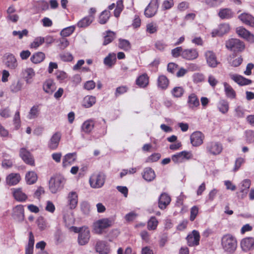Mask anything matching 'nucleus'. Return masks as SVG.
I'll list each match as a JSON object with an SVG mask.
<instances>
[{"instance_id":"1","label":"nucleus","mask_w":254,"mask_h":254,"mask_svg":"<svg viewBox=\"0 0 254 254\" xmlns=\"http://www.w3.org/2000/svg\"><path fill=\"white\" fill-rule=\"evenodd\" d=\"M221 246L225 252L233 254L237 247L236 238L231 234H226L221 238Z\"/></svg>"},{"instance_id":"2","label":"nucleus","mask_w":254,"mask_h":254,"mask_svg":"<svg viewBox=\"0 0 254 254\" xmlns=\"http://www.w3.org/2000/svg\"><path fill=\"white\" fill-rule=\"evenodd\" d=\"M65 183V179L60 175H56L52 176L49 182V188L52 193H56L62 190Z\"/></svg>"},{"instance_id":"3","label":"nucleus","mask_w":254,"mask_h":254,"mask_svg":"<svg viewBox=\"0 0 254 254\" xmlns=\"http://www.w3.org/2000/svg\"><path fill=\"white\" fill-rule=\"evenodd\" d=\"M114 223L112 218L100 219L94 223V230L96 234H101L105 229L111 227Z\"/></svg>"},{"instance_id":"4","label":"nucleus","mask_w":254,"mask_h":254,"mask_svg":"<svg viewBox=\"0 0 254 254\" xmlns=\"http://www.w3.org/2000/svg\"><path fill=\"white\" fill-rule=\"evenodd\" d=\"M106 176L103 173L93 174L89 180L90 186L93 188H100L104 184Z\"/></svg>"},{"instance_id":"5","label":"nucleus","mask_w":254,"mask_h":254,"mask_svg":"<svg viewBox=\"0 0 254 254\" xmlns=\"http://www.w3.org/2000/svg\"><path fill=\"white\" fill-rule=\"evenodd\" d=\"M226 48L233 52H241L245 48L243 42L238 39H231L226 42Z\"/></svg>"},{"instance_id":"6","label":"nucleus","mask_w":254,"mask_h":254,"mask_svg":"<svg viewBox=\"0 0 254 254\" xmlns=\"http://www.w3.org/2000/svg\"><path fill=\"white\" fill-rule=\"evenodd\" d=\"M222 146L217 142L211 141L207 143L206 149L207 152L213 155L219 154L222 150Z\"/></svg>"},{"instance_id":"7","label":"nucleus","mask_w":254,"mask_h":254,"mask_svg":"<svg viewBox=\"0 0 254 254\" xmlns=\"http://www.w3.org/2000/svg\"><path fill=\"white\" fill-rule=\"evenodd\" d=\"M192 157L190 151H183L176 153L172 156V160L175 163H180Z\"/></svg>"},{"instance_id":"8","label":"nucleus","mask_w":254,"mask_h":254,"mask_svg":"<svg viewBox=\"0 0 254 254\" xmlns=\"http://www.w3.org/2000/svg\"><path fill=\"white\" fill-rule=\"evenodd\" d=\"M158 7V0H151L145 9L144 15L148 18L154 16L157 12Z\"/></svg>"},{"instance_id":"9","label":"nucleus","mask_w":254,"mask_h":254,"mask_svg":"<svg viewBox=\"0 0 254 254\" xmlns=\"http://www.w3.org/2000/svg\"><path fill=\"white\" fill-rule=\"evenodd\" d=\"M90 231L87 227L80 228V231L78 234V243L79 245L83 246L87 244L90 239Z\"/></svg>"},{"instance_id":"10","label":"nucleus","mask_w":254,"mask_h":254,"mask_svg":"<svg viewBox=\"0 0 254 254\" xmlns=\"http://www.w3.org/2000/svg\"><path fill=\"white\" fill-rule=\"evenodd\" d=\"M12 217L19 222H22L25 218L24 206L19 204L13 207Z\"/></svg>"},{"instance_id":"11","label":"nucleus","mask_w":254,"mask_h":254,"mask_svg":"<svg viewBox=\"0 0 254 254\" xmlns=\"http://www.w3.org/2000/svg\"><path fill=\"white\" fill-rule=\"evenodd\" d=\"M204 135L200 131L193 132L190 136V142L193 146H198L203 143Z\"/></svg>"},{"instance_id":"12","label":"nucleus","mask_w":254,"mask_h":254,"mask_svg":"<svg viewBox=\"0 0 254 254\" xmlns=\"http://www.w3.org/2000/svg\"><path fill=\"white\" fill-rule=\"evenodd\" d=\"M206 63L211 67H216L220 63L217 60L215 54L211 51H207L204 54Z\"/></svg>"},{"instance_id":"13","label":"nucleus","mask_w":254,"mask_h":254,"mask_svg":"<svg viewBox=\"0 0 254 254\" xmlns=\"http://www.w3.org/2000/svg\"><path fill=\"white\" fill-rule=\"evenodd\" d=\"M188 245L190 247H193L199 245L200 235L198 231L193 230L191 233L188 235L187 237Z\"/></svg>"},{"instance_id":"14","label":"nucleus","mask_w":254,"mask_h":254,"mask_svg":"<svg viewBox=\"0 0 254 254\" xmlns=\"http://www.w3.org/2000/svg\"><path fill=\"white\" fill-rule=\"evenodd\" d=\"M198 57V51L196 49L193 48L185 49L182 53V57L186 60H194L197 59Z\"/></svg>"},{"instance_id":"15","label":"nucleus","mask_w":254,"mask_h":254,"mask_svg":"<svg viewBox=\"0 0 254 254\" xmlns=\"http://www.w3.org/2000/svg\"><path fill=\"white\" fill-rule=\"evenodd\" d=\"M20 156L24 162L30 165H34V160L31 153L24 148H22L19 152Z\"/></svg>"},{"instance_id":"16","label":"nucleus","mask_w":254,"mask_h":254,"mask_svg":"<svg viewBox=\"0 0 254 254\" xmlns=\"http://www.w3.org/2000/svg\"><path fill=\"white\" fill-rule=\"evenodd\" d=\"M236 32L240 37L246 39L248 41L251 43L254 42V35L245 28L242 27H238Z\"/></svg>"},{"instance_id":"17","label":"nucleus","mask_w":254,"mask_h":254,"mask_svg":"<svg viewBox=\"0 0 254 254\" xmlns=\"http://www.w3.org/2000/svg\"><path fill=\"white\" fill-rule=\"evenodd\" d=\"M241 247L242 250L245 252L252 250L254 248V239L252 237H248L242 239L241 242Z\"/></svg>"},{"instance_id":"18","label":"nucleus","mask_w":254,"mask_h":254,"mask_svg":"<svg viewBox=\"0 0 254 254\" xmlns=\"http://www.w3.org/2000/svg\"><path fill=\"white\" fill-rule=\"evenodd\" d=\"M230 30V26L228 24L223 23L218 26V28L214 30L212 32V37L217 36H221L227 33Z\"/></svg>"},{"instance_id":"19","label":"nucleus","mask_w":254,"mask_h":254,"mask_svg":"<svg viewBox=\"0 0 254 254\" xmlns=\"http://www.w3.org/2000/svg\"><path fill=\"white\" fill-rule=\"evenodd\" d=\"M229 76L233 81L241 86L249 85L252 83L251 80L238 74L230 73Z\"/></svg>"},{"instance_id":"20","label":"nucleus","mask_w":254,"mask_h":254,"mask_svg":"<svg viewBox=\"0 0 254 254\" xmlns=\"http://www.w3.org/2000/svg\"><path fill=\"white\" fill-rule=\"evenodd\" d=\"M96 251L99 254H108L110 249L106 242L103 241H98L96 244Z\"/></svg>"},{"instance_id":"21","label":"nucleus","mask_w":254,"mask_h":254,"mask_svg":"<svg viewBox=\"0 0 254 254\" xmlns=\"http://www.w3.org/2000/svg\"><path fill=\"white\" fill-rule=\"evenodd\" d=\"M61 138V134L60 132H56L54 133L49 141L48 147L51 149H56L58 147Z\"/></svg>"},{"instance_id":"22","label":"nucleus","mask_w":254,"mask_h":254,"mask_svg":"<svg viewBox=\"0 0 254 254\" xmlns=\"http://www.w3.org/2000/svg\"><path fill=\"white\" fill-rule=\"evenodd\" d=\"M21 177L18 173H11L6 178V184L10 186H15L17 185L20 181Z\"/></svg>"},{"instance_id":"23","label":"nucleus","mask_w":254,"mask_h":254,"mask_svg":"<svg viewBox=\"0 0 254 254\" xmlns=\"http://www.w3.org/2000/svg\"><path fill=\"white\" fill-rule=\"evenodd\" d=\"M12 194L15 199L19 202L25 201L28 198L21 188L13 189Z\"/></svg>"},{"instance_id":"24","label":"nucleus","mask_w":254,"mask_h":254,"mask_svg":"<svg viewBox=\"0 0 254 254\" xmlns=\"http://www.w3.org/2000/svg\"><path fill=\"white\" fill-rule=\"evenodd\" d=\"M239 19L244 23L254 27V17L247 13H243L239 16Z\"/></svg>"},{"instance_id":"25","label":"nucleus","mask_w":254,"mask_h":254,"mask_svg":"<svg viewBox=\"0 0 254 254\" xmlns=\"http://www.w3.org/2000/svg\"><path fill=\"white\" fill-rule=\"evenodd\" d=\"M171 200L170 197L167 193H162L159 198V207L161 209L166 208L167 206L170 204Z\"/></svg>"},{"instance_id":"26","label":"nucleus","mask_w":254,"mask_h":254,"mask_svg":"<svg viewBox=\"0 0 254 254\" xmlns=\"http://www.w3.org/2000/svg\"><path fill=\"white\" fill-rule=\"evenodd\" d=\"M67 203L71 209L75 208L78 203V196L76 192H70L67 196Z\"/></svg>"},{"instance_id":"27","label":"nucleus","mask_w":254,"mask_h":254,"mask_svg":"<svg viewBox=\"0 0 254 254\" xmlns=\"http://www.w3.org/2000/svg\"><path fill=\"white\" fill-rule=\"evenodd\" d=\"M6 58L5 64L11 69H15L17 66V63L16 58L11 54L8 53L5 55Z\"/></svg>"},{"instance_id":"28","label":"nucleus","mask_w":254,"mask_h":254,"mask_svg":"<svg viewBox=\"0 0 254 254\" xmlns=\"http://www.w3.org/2000/svg\"><path fill=\"white\" fill-rule=\"evenodd\" d=\"M76 159L75 153L66 154L63 159V166L64 167L70 166L74 163Z\"/></svg>"},{"instance_id":"29","label":"nucleus","mask_w":254,"mask_h":254,"mask_svg":"<svg viewBox=\"0 0 254 254\" xmlns=\"http://www.w3.org/2000/svg\"><path fill=\"white\" fill-rule=\"evenodd\" d=\"M22 73L26 83L30 84L32 83V78L35 75L34 69L31 67L26 68L23 70Z\"/></svg>"},{"instance_id":"30","label":"nucleus","mask_w":254,"mask_h":254,"mask_svg":"<svg viewBox=\"0 0 254 254\" xmlns=\"http://www.w3.org/2000/svg\"><path fill=\"white\" fill-rule=\"evenodd\" d=\"M187 102L189 108L192 109L199 105V101L194 93H191L189 96Z\"/></svg>"},{"instance_id":"31","label":"nucleus","mask_w":254,"mask_h":254,"mask_svg":"<svg viewBox=\"0 0 254 254\" xmlns=\"http://www.w3.org/2000/svg\"><path fill=\"white\" fill-rule=\"evenodd\" d=\"M142 177L146 181L151 182L155 179V174L151 168H146L142 173Z\"/></svg>"},{"instance_id":"32","label":"nucleus","mask_w":254,"mask_h":254,"mask_svg":"<svg viewBox=\"0 0 254 254\" xmlns=\"http://www.w3.org/2000/svg\"><path fill=\"white\" fill-rule=\"evenodd\" d=\"M149 83V78L145 73L140 75L136 80V84L141 88L147 86Z\"/></svg>"},{"instance_id":"33","label":"nucleus","mask_w":254,"mask_h":254,"mask_svg":"<svg viewBox=\"0 0 254 254\" xmlns=\"http://www.w3.org/2000/svg\"><path fill=\"white\" fill-rule=\"evenodd\" d=\"M94 122L92 120H88L85 121L81 127L82 131L86 133H89L93 129Z\"/></svg>"},{"instance_id":"34","label":"nucleus","mask_w":254,"mask_h":254,"mask_svg":"<svg viewBox=\"0 0 254 254\" xmlns=\"http://www.w3.org/2000/svg\"><path fill=\"white\" fill-rule=\"evenodd\" d=\"M117 60L116 54L110 53L104 60V64L109 67H111L116 63Z\"/></svg>"},{"instance_id":"35","label":"nucleus","mask_w":254,"mask_h":254,"mask_svg":"<svg viewBox=\"0 0 254 254\" xmlns=\"http://www.w3.org/2000/svg\"><path fill=\"white\" fill-rule=\"evenodd\" d=\"M45 58V54L43 52L34 53L30 58L31 61L35 64L41 63Z\"/></svg>"},{"instance_id":"36","label":"nucleus","mask_w":254,"mask_h":254,"mask_svg":"<svg viewBox=\"0 0 254 254\" xmlns=\"http://www.w3.org/2000/svg\"><path fill=\"white\" fill-rule=\"evenodd\" d=\"M43 90L47 93H52L55 89V85L52 79L47 80L43 84Z\"/></svg>"},{"instance_id":"37","label":"nucleus","mask_w":254,"mask_h":254,"mask_svg":"<svg viewBox=\"0 0 254 254\" xmlns=\"http://www.w3.org/2000/svg\"><path fill=\"white\" fill-rule=\"evenodd\" d=\"M233 12L229 8L220 9L218 13L219 16L221 19H229L233 16Z\"/></svg>"},{"instance_id":"38","label":"nucleus","mask_w":254,"mask_h":254,"mask_svg":"<svg viewBox=\"0 0 254 254\" xmlns=\"http://www.w3.org/2000/svg\"><path fill=\"white\" fill-rule=\"evenodd\" d=\"M94 19V16L91 15L82 18L81 20H80L78 23L77 26L79 27H86L89 26L93 21Z\"/></svg>"},{"instance_id":"39","label":"nucleus","mask_w":254,"mask_h":254,"mask_svg":"<svg viewBox=\"0 0 254 254\" xmlns=\"http://www.w3.org/2000/svg\"><path fill=\"white\" fill-rule=\"evenodd\" d=\"M169 80L166 76L160 75L158 77L157 85L159 88L161 89H166L169 85Z\"/></svg>"},{"instance_id":"40","label":"nucleus","mask_w":254,"mask_h":254,"mask_svg":"<svg viewBox=\"0 0 254 254\" xmlns=\"http://www.w3.org/2000/svg\"><path fill=\"white\" fill-rule=\"evenodd\" d=\"M223 84L226 96L231 99H234L236 97V92L231 86L226 82H224Z\"/></svg>"},{"instance_id":"41","label":"nucleus","mask_w":254,"mask_h":254,"mask_svg":"<svg viewBox=\"0 0 254 254\" xmlns=\"http://www.w3.org/2000/svg\"><path fill=\"white\" fill-rule=\"evenodd\" d=\"M96 98L93 96H86L84 98L83 106L85 108H90L95 104Z\"/></svg>"},{"instance_id":"42","label":"nucleus","mask_w":254,"mask_h":254,"mask_svg":"<svg viewBox=\"0 0 254 254\" xmlns=\"http://www.w3.org/2000/svg\"><path fill=\"white\" fill-rule=\"evenodd\" d=\"M25 179L28 184H33L35 183L37 180V174L33 171H30L26 174Z\"/></svg>"},{"instance_id":"43","label":"nucleus","mask_w":254,"mask_h":254,"mask_svg":"<svg viewBox=\"0 0 254 254\" xmlns=\"http://www.w3.org/2000/svg\"><path fill=\"white\" fill-rule=\"evenodd\" d=\"M217 106L219 111L222 114H226L229 110V103L226 100H220Z\"/></svg>"},{"instance_id":"44","label":"nucleus","mask_w":254,"mask_h":254,"mask_svg":"<svg viewBox=\"0 0 254 254\" xmlns=\"http://www.w3.org/2000/svg\"><path fill=\"white\" fill-rule=\"evenodd\" d=\"M119 47L124 51H128L131 49V44L129 41L126 39H119Z\"/></svg>"},{"instance_id":"45","label":"nucleus","mask_w":254,"mask_h":254,"mask_svg":"<svg viewBox=\"0 0 254 254\" xmlns=\"http://www.w3.org/2000/svg\"><path fill=\"white\" fill-rule=\"evenodd\" d=\"M39 106L37 105L33 106L30 109L27 118L32 120L38 117L39 113Z\"/></svg>"},{"instance_id":"46","label":"nucleus","mask_w":254,"mask_h":254,"mask_svg":"<svg viewBox=\"0 0 254 254\" xmlns=\"http://www.w3.org/2000/svg\"><path fill=\"white\" fill-rule=\"evenodd\" d=\"M23 85V82L20 80L14 81L10 86V91L13 93L17 92L22 89Z\"/></svg>"},{"instance_id":"47","label":"nucleus","mask_w":254,"mask_h":254,"mask_svg":"<svg viewBox=\"0 0 254 254\" xmlns=\"http://www.w3.org/2000/svg\"><path fill=\"white\" fill-rule=\"evenodd\" d=\"M243 59L241 57H230L228 58L229 64L232 66L237 67L242 63Z\"/></svg>"},{"instance_id":"48","label":"nucleus","mask_w":254,"mask_h":254,"mask_svg":"<svg viewBox=\"0 0 254 254\" xmlns=\"http://www.w3.org/2000/svg\"><path fill=\"white\" fill-rule=\"evenodd\" d=\"M45 41V39L42 37H38L35 38L33 42L30 44L31 48L37 49L40 46L42 45Z\"/></svg>"},{"instance_id":"49","label":"nucleus","mask_w":254,"mask_h":254,"mask_svg":"<svg viewBox=\"0 0 254 254\" xmlns=\"http://www.w3.org/2000/svg\"><path fill=\"white\" fill-rule=\"evenodd\" d=\"M158 221L155 217H151L147 223V228L149 230H154L156 229Z\"/></svg>"},{"instance_id":"50","label":"nucleus","mask_w":254,"mask_h":254,"mask_svg":"<svg viewBox=\"0 0 254 254\" xmlns=\"http://www.w3.org/2000/svg\"><path fill=\"white\" fill-rule=\"evenodd\" d=\"M110 17V12L107 10L103 11L99 16V22L101 24H105Z\"/></svg>"},{"instance_id":"51","label":"nucleus","mask_w":254,"mask_h":254,"mask_svg":"<svg viewBox=\"0 0 254 254\" xmlns=\"http://www.w3.org/2000/svg\"><path fill=\"white\" fill-rule=\"evenodd\" d=\"M205 4L209 7H215L220 5L222 0H204Z\"/></svg>"},{"instance_id":"52","label":"nucleus","mask_w":254,"mask_h":254,"mask_svg":"<svg viewBox=\"0 0 254 254\" xmlns=\"http://www.w3.org/2000/svg\"><path fill=\"white\" fill-rule=\"evenodd\" d=\"M115 38V33L113 32L108 31L107 35L104 37V45H106L111 43Z\"/></svg>"},{"instance_id":"53","label":"nucleus","mask_w":254,"mask_h":254,"mask_svg":"<svg viewBox=\"0 0 254 254\" xmlns=\"http://www.w3.org/2000/svg\"><path fill=\"white\" fill-rule=\"evenodd\" d=\"M37 224L39 229L44 230L47 227L46 220L42 216L38 217L37 220Z\"/></svg>"},{"instance_id":"54","label":"nucleus","mask_w":254,"mask_h":254,"mask_svg":"<svg viewBox=\"0 0 254 254\" xmlns=\"http://www.w3.org/2000/svg\"><path fill=\"white\" fill-rule=\"evenodd\" d=\"M246 141L248 143H254V130H249L245 132Z\"/></svg>"},{"instance_id":"55","label":"nucleus","mask_w":254,"mask_h":254,"mask_svg":"<svg viewBox=\"0 0 254 254\" xmlns=\"http://www.w3.org/2000/svg\"><path fill=\"white\" fill-rule=\"evenodd\" d=\"M184 92V90L182 87H176L172 91V95L177 98L181 97Z\"/></svg>"},{"instance_id":"56","label":"nucleus","mask_w":254,"mask_h":254,"mask_svg":"<svg viewBox=\"0 0 254 254\" xmlns=\"http://www.w3.org/2000/svg\"><path fill=\"white\" fill-rule=\"evenodd\" d=\"M75 28L74 26H69L64 28L61 32V36L67 37L71 35L74 31Z\"/></svg>"},{"instance_id":"57","label":"nucleus","mask_w":254,"mask_h":254,"mask_svg":"<svg viewBox=\"0 0 254 254\" xmlns=\"http://www.w3.org/2000/svg\"><path fill=\"white\" fill-rule=\"evenodd\" d=\"M157 31V26L154 23H150L146 25V31L150 34H153Z\"/></svg>"},{"instance_id":"58","label":"nucleus","mask_w":254,"mask_h":254,"mask_svg":"<svg viewBox=\"0 0 254 254\" xmlns=\"http://www.w3.org/2000/svg\"><path fill=\"white\" fill-rule=\"evenodd\" d=\"M235 112V116L238 118H243L245 116V110L241 106H237Z\"/></svg>"},{"instance_id":"59","label":"nucleus","mask_w":254,"mask_h":254,"mask_svg":"<svg viewBox=\"0 0 254 254\" xmlns=\"http://www.w3.org/2000/svg\"><path fill=\"white\" fill-rule=\"evenodd\" d=\"M184 50L181 47H177L171 51V54L173 57L177 58L181 56L182 57V53Z\"/></svg>"},{"instance_id":"60","label":"nucleus","mask_w":254,"mask_h":254,"mask_svg":"<svg viewBox=\"0 0 254 254\" xmlns=\"http://www.w3.org/2000/svg\"><path fill=\"white\" fill-rule=\"evenodd\" d=\"M56 76L57 79L60 82L64 81L67 77L66 73L63 71H58L56 73Z\"/></svg>"},{"instance_id":"61","label":"nucleus","mask_w":254,"mask_h":254,"mask_svg":"<svg viewBox=\"0 0 254 254\" xmlns=\"http://www.w3.org/2000/svg\"><path fill=\"white\" fill-rule=\"evenodd\" d=\"M198 212V208L197 206H193L190 210V220L193 221L196 217Z\"/></svg>"},{"instance_id":"62","label":"nucleus","mask_w":254,"mask_h":254,"mask_svg":"<svg viewBox=\"0 0 254 254\" xmlns=\"http://www.w3.org/2000/svg\"><path fill=\"white\" fill-rule=\"evenodd\" d=\"M137 216V214L134 212H130L127 214L125 216V219L127 221L130 222L134 220Z\"/></svg>"},{"instance_id":"63","label":"nucleus","mask_w":254,"mask_h":254,"mask_svg":"<svg viewBox=\"0 0 254 254\" xmlns=\"http://www.w3.org/2000/svg\"><path fill=\"white\" fill-rule=\"evenodd\" d=\"M174 5L173 0H165L162 4V8L164 9H170Z\"/></svg>"},{"instance_id":"64","label":"nucleus","mask_w":254,"mask_h":254,"mask_svg":"<svg viewBox=\"0 0 254 254\" xmlns=\"http://www.w3.org/2000/svg\"><path fill=\"white\" fill-rule=\"evenodd\" d=\"M95 87V83L93 80L86 81L84 85L85 89L88 90H92Z\"/></svg>"}]
</instances>
